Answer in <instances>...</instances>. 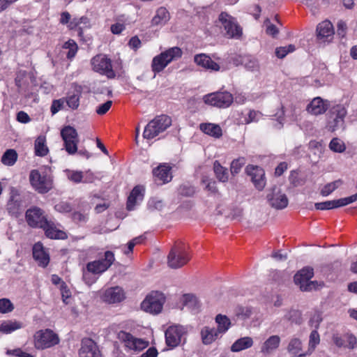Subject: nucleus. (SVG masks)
Segmentation results:
<instances>
[{
  "instance_id": "obj_32",
  "label": "nucleus",
  "mask_w": 357,
  "mask_h": 357,
  "mask_svg": "<svg viewBox=\"0 0 357 357\" xmlns=\"http://www.w3.org/2000/svg\"><path fill=\"white\" fill-rule=\"evenodd\" d=\"M200 129L204 133L216 138L222 136V129L218 125L216 124L202 123L200 124Z\"/></svg>"
},
{
  "instance_id": "obj_24",
  "label": "nucleus",
  "mask_w": 357,
  "mask_h": 357,
  "mask_svg": "<svg viewBox=\"0 0 357 357\" xmlns=\"http://www.w3.org/2000/svg\"><path fill=\"white\" fill-rule=\"evenodd\" d=\"M33 257L40 266L45 267L50 262L49 255L46 253L43 245L36 243L33 247Z\"/></svg>"
},
{
  "instance_id": "obj_6",
  "label": "nucleus",
  "mask_w": 357,
  "mask_h": 357,
  "mask_svg": "<svg viewBox=\"0 0 357 357\" xmlns=\"http://www.w3.org/2000/svg\"><path fill=\"white\" fill-rule=\"evenodd\" d=\"M204 101L206 104L213 107L227 108L234 102V98L228 91H216L204 96Z\"/></svg>"
},
{
  "instance_id": "obj_64",
  "label": "nucleus",
  "mask_w": 357,
  "mask_h": 357,
  "mask_svg": "<svg viewBox=\"0 0 357 357\" xmlns=\"http://www.w3.org/2000/svg\"><path fill=\"white\" fill-rule=\"evenodd\" d=\"M347 29V24L344 21H338L337 24V33L338 36L344 37L346 34Z\"/></svg>"
},
{
  "instance_id": "obj_2",
  "label": "nucleus",
  "mask_w": 357,
  "mask_h": 357,
  "mask_svg": "<svg viewBox=\"0 0 357 357\" xmlns=\"http://www.w3.org/2000/svg\"><path fill=\"white\" fill-rule=\"evenodd\" d=\"M172 125V119L169 116L162 114L157 116L151 120L145 127L143 137L151 139L164 132Z\"/></svg>"
},
{
  "instance_id": "obj_28",
  "label": "nucleus",
  "mask_w": 357,
  "mask_h": 357,
  "mask_svg": "<svg viewBox=\"0 0 357 357\" xmlns=\"http://www.w3.org/2000/svg\"><path fill=\"white\" fill-rule=\"evenodd\" d=\"M254 342L250 337H243L236 340L231 346L232 352H239L253 346Z\"/></svg>"
},
{
  "instance_id": "obj_50",
  "label": "nucleus",
  "mask_w": 357,
  "mask_h": 357,
  "mask_svg": "<svg viewBox=\"0 0 357 357\" xmlns=\"http://www.w3.org/2000/svg\"><path fill=\"white\" fill-rule=\"evenodd\" d=\"M295 50L296 48L294 45L277 47L275 50V55L279 59H283L288 53L293 52Z\"/></svg>"
},
{
  "instance_id": "obj_1",
  "label": "nucleus",
  "mask_w": 357,
  "mask_h": 357,
  "mask_svg": "<svg viewBox=\"0 0 357 357\" xmlns=\"http://www.w3.org/2000/svg\"><path fill=\"white\" fill-rule=\"evenodd\" d=\"M50 172V169H33L30 172V183L40 194L47 193L53 188V179Z\"/></svg>"
},
{
  "instance_id": "obj_55",
  "label": "nucleus",
  "mask_w": 357,
  "mask_h": 357,
  "mask_svg": "<svg viewBox=\"0 0 357 357\" xmlns=\"http://www.w3.org/2000/svg\"><path fill=\"white\" fill-rule=\"evenodd\" d=\"M54 208L59 213H68L72 211L71 205L67 202H60L54 206Z\"/></svg>"
},
{
  "instance_id": "obj_42",
  "label": "nucleus",
  "mask_w": 357,
  "mask_h": 357,
  "mask_svg": "<svg viewBox=\"0 0 357 357\" xmlns=\"http://www.w3.org/2000/svg\"><path fill=\"white\" fill-rule=\"evenodd\" d=\"M163 200L158 197H151L147 203V208L149 211H160L164 208Z\"/></svg>"
},
{
  "instance_id": "obj_59",
  "label": "nucleus",
  "mask_w": 357,
  "mask_h": 357,
  "mask_svg": "<svg viewBox=\"0 0 357 357\" xmlns=\"http://www.w3.org/2000/svg\"><path fill=\"white\" fill-rule=\"evenodd\" d=\"M112 101L107 100L105 103L97 107L96 112L98 115H103L109 111V109L112 107Z\"/></svg>"
},
{
  "instance_id": "obj_8",
  "label": "nucleus",
  "mask_w": 357,
  "mask_h": 357,
  "mask_svg": "<svg viewBox=\"0 0 357 357\" xmlns=\"http://www.w3.org/2000/svg\"><path fill=\"white\" fill-rule=\"evenodd\" d=\"M190 260L188 253L181 246H174L167 257V264L171 268H179Z\"/></svg>"
},
{
  "instance_id": "obj_62",
  "label": "nucleus",
  "mask_w": 357,
  "mask_h": 357,
  "mask_svg": "<svg viewBox=\"0 0 357 357\" xmlns=\"http://www.w3.org/2000/svg\"><path fill=\"white\" fill-rule=\"evenodd\" d=\"M264 22L267 24L266 33L273 37H275L279 33L278 29L274 24H271L270 20L268 18Z\"/></svg>"
},
{
  "instance_id": "obj_20",
  "label": "nucleus",
  "mask_w": 357,
  "mask_h": 357,
  "mask_svg": "<svg viewBox=\"0 0 357 357\" xmlns=\"http://www.w3.org/2000/svg\"><path fill=\"white\" fill-rule=\"evenodd\" d=\"M329 107L328 100H325L320 97H316L307 105L306 110L312 115H319L324 114Z\"/></svg>"
},
{
  "instance_id": "obj_43",
  "label": "nucleus",
  "mask_w": 357,
  "mask_h": 357,
  "mask_svg": "<svg viewBox=\"0 0 357 357\" xmlns=\"http://www.w3.org/2000/svg\"><path fill=\"white\" fill-rule=\"evenodd\" d=\"M22 327L21 324L18 322H3L0 326V331L3 333H10L11 332L19 329Z\"/></svg>"
},
{
  "instance_id": "obj_46",
  "label": "nucleus",
  "mask_w": 357,
  "mask_h": 357,
  "mask_svg": "<svg viewBox=\"0 0 357 357\" xmlns=\"http://www.w3.org/2000/svg\"><path fill=\"white\" fill-rule=\"evenodd\" d=\"M63 48L68 50L66 56L68 59H72L75 57L78 47L73 40H69L63 44Z\"/></svg>"
},
{
  "instance_id": "obj_16",
  "label": "nucleus",
  "mask_w": 357,
  "mask_h": 357,
  "mask_svg": "<svg viewBox=\"0 0 357 357\" xmlns=\"http://www.w3.org/2000/svg\"><path fill=\"white\" fill-rule=\"evenodd\" d=\"M245 171L251 177L255 188L259 190H262L266 185L264 170L258 166L248 165L246 167Z\"/></svg>"
},
{
  "instance_id": "obj_45",
  "label": "nucleus",
  "mask_w": 357,
  "mask_h": 357,
  "mask_svg": "<svg viewBox=\"0 0 357 357\" xmlns=\"http://www.w3.org/2000/svg\"><path fill=\"white\" fill-rule=\"evenodd\" d=\"M302 350V342L297 337L291 339L288 347L287 351L293 354H297Z\"/></svg>"
},
{
  "instance_id": "obj_14",
  "label": "nucleus",
  "mask_w": 357,
  "mask_h": 357,
  "mask_svg": "<svg viewBox=\"0 0 357 357\" xmlns=\"http://www.w3.org/2000/svg\"><path fill=\"white\" fill-rule=\"evenodd\" d=\"M24 208L22 197L15 188H10V197L7 203L6 209L8 213L17 217Z\"/></svg>"
},
{
  "instance_id": "obj_5",
  "label": "nucleus",
  "mask_w": 357,
  "mask_h": 357,
  "mask_svg": "<svg viewBox=\"0 0 357 357\" xmlns=\"http://www.w3.org/2000/svg\"><path fill=\"white\" fill-rule=\"evenodd\" d=\"M59 342L58 335L50 329L40 330L34 335V344L38 349L50 348L59 344Z\"/></svg>"
},
{
  "instance_id": "obj_38",
  "label": "nucleus",
  "mask_w": 357,
  "mask_h": 357,
  "mask_svg": "<svg viewBox=\"0 0 357 357\" xmlns=\"http://www.w3.org/2000/svg\"><path fill=\"white\" fill-rule=\"evenodd\" d=\"M213 170L217 178L221 182H226L228 180L227 169L223 167L218 160L213 164Z\"/></svg>"
},
{
  "instance_id": "obj_15",
  "label": "nucleus",
  "mask_w": 357,
  "mask_h": 357,
  "mask_svg": "<svg viewBox=\"0 0 357 357\" xmlns=\"http://www.w3.org/2000/svg\"><path fill=\"white\" fill-rule=\"evenodd\" d=\"M185 328L181 326H169L165 331V341L168 347L174 348L181 342V337L185 334Z\"/></svg>"
},
{
  "instance_id": "obj_18",
  "label": "nucleus",
  "mask_w": 357,
  "mask_h": 357,
  "mask_svg": "<svg viewBox=\"0 0 357 357\" xmlns=\"http://www.w3.org/2000/svg\"><path fill=\"white\" fill-rule=\"evenodd\" d=\"M172 167L167 163H162L153 169V175L155 181H160V184L170 182L172 179Z\"/></svg>"
},
{
  "instance_id": "obj_33",
  "label": "nucleus",
  "mask_w": 357,
  "mask_h": 357,
  "mask_svg": "<svg viewBox=\"0 0 357 357\" xmlns=\"http://www.w3.org/2000/svg\"><path fill=\"white\" fill-rule=\"evenodd\" d=\"M81 96V91L75 90L73 93H68L66 98H64L65 102L72 109H77L79 105V98Z\"/></svg>"
},
{
  "instance_id": "obj_57",
  "label": "nucleus",
  "mask_w": 357,
  "mask_h": 357,
  "mask_svg": "<svg viewBox=\"0 0 357 357\" xmlns=\"http://www.w3.org/2000/svg\"><path fill=\"white\" fill-rule=\"evenodd\" d=\"M314 207L317 210H329L335 208L334 202L331 201H326L324 202H319L314 204Z\"/></svg>"
},
{
  "instance_id": "obj_36",
  "label": "nucleus",
  "mask_w": 357,
  "mask_h": 357,
  "mask_svg": "<svg viewBox=\"0 0 357 357\" xmlns=\"http://www.w3.org/2000/svg\"><path fill=\"white\" fill-rule=\"evenodd\" d=\"M18 158L17 153L14 149L6 150L1 157V162L7 166H13Z\"/></svg>"
},
{
  "instance_id": "obj_37",
  "label": "nucleus",
  "mask_w": 357,
  "mask_h": 357,
  "mask_svg": "<svg viewBox=\"0 0 357 357\" xmlns=\"http://www.w3.org/2000/svg\"><path fill=\"white\" fill-rule=\"evenodd\" d=\"M215 321L218 324V328L215 329L220 334L225 333L231 325L230 320L225 315L218 314Z\"/></svg>"
},
{
  "instance_id": "obj_3",
  "label": "nucleus",
  "mask_w": 357,
  "mask_h": 357,
  "mask_svg": "<svg viewBox=\"0 0 357 357\" xmlns=\"http://www.w3.org/2000/svg\"><path fill=\"white\" fill-rule=\"evenodd\" d=\"M165 302V295L159 291H152L146 296L141 303V308L150 314H158Z\"/></svg>"
},
{
  "instance_id": "obj_61",
  "label": "nucleus",
  "mask_w": 357,
  "mask_h": 357,
  "mask_svg": "<svg viewBox=\"0 0 357 357\" xmlns=\"http://www.w3.org/2000/svg\"><path fill=\"white\" fill-rule=\"evenodd\" d=\"M64 102H65L64 98L54 100L52 102V104L51 106V112L52 113V114L57 113L60 109H61L63 106Z\"/></svg>"
},
{
  "instance_id": "obj_19",
  "label": "nucleus",
  "mask_w": 357,
  "mask_h": 357,
  "mask_svg": "<svg viewBox=\"0 0 357 357\" xmlns=\"http://www.w3.org/2000/svg\"><path fill=\"white\" fill-rule=\"evenodd\" d=\"M79 355V357H100V352L94 341L84 338L82 340Z\"/></svg>"
},
{
  "instance_id": "obj_34",
  "label": "nucleus",
  "mask_w": 357,
  "mask_h": 357,
  "mask_svg": "<svg viewBox=\"0 0 357 357\" xmlns=\"http://www.w3.org/2000/svg\"><path fill=\"white\" fill-rule=\"evenodd\" d=\"M169 19V14L167 9L160 7L157 10L156 15L152 19L151 23L153 25H159L165 24Z\"/></svg>"
},
{
  "instance_id": "obj_53",
  "label": "nucleus",
  "mask_w": 357,
  "mask_h": 357,
  "mask_svg": "<svg viewBox=\"0 0 357 357\" xmlns=\"http://www.w3.org/2000/svg\"><path fill=\"white\" fill-rule=\"evenodd\" d=\"M202 182L206 184V189L213 193H215L218 192V189L216 188V182L212 179H210L207 176H203L202 178Z\"/></svg>"
},
{
  "instance_id": "obj_10",
  "label": "nucleus",
  "mask_w": 357,
  "mask_h": 357,
  "mask_svg": "<svg viewBox=\"0 0 357 357\" xmlns=\"http://www.w3.org/2000/svg\"><path fill=\"white\" fill-rule=\"evenodd\" d=\"M61 135L64 142L65 148L69 154H74L77 151L79 142L77 130L70 126H65L61 131Z\"/></svg>"
},
{
  "instance_id": "obj_26",
  "label": "nucleus",
  "mask_w": 357,
  "mask_h": 357,
  "mask_svg": "<svg viewBox=\"0 0 357 357\" xmlns=\"http://www.w3.org/2000/svg\"><path fill=\"white\" fill-rule=\"evenodd\" d=\"M119 338L126 342V346L132 349H141L144 347V342L135 338L130 333L121 331L119 333Z\"/></svg>"
},
{
  "instance_id": "obj_51",
  "label": "nucleus",
  "mask_w": 357,
  "mask_h": 357,
  "mask_svg": "<svg viewBox=\"0 0 357 357\" xmlns=\"http://www.w3.org/2000/svg\"><path fill=\"white\" fill-rule=\"evenodd\" d=\"M14 306L8 298L0 299V312L5 314L13 311Z\"/></svg>"
},
{
  "instance_id": "obj_25",
  "label": "nucleus",
  "mask_w": 357,
  "mask_h": 357,
  "mask_svg": "<svg viewBox=\"0 0 357 357\" xmlns=\"http://www.w3.org/2000/svg\"><path fill=\"white\" fill-rule=\"evenodd\" d=\"M194 61L198 66L206 69L214 71H218L220 70V66L205 54L195 55Z\"/></svg>"
},
{
  "instance_id": "obj_12",
  "label": "nucleus",
  "mask_w": 357,
  "mask_h": 357,
  "mask_svg": "<svg viewBox=\"0 0 357 357\" xmlns=\"http://www.w3.org/2000/svg\"><path fill=\"white\" fill-rule=\"evenodd\" d=\"M266 198L269 205L276 209H283L289 203L286 195L282 193L281 189L276 185L268 190Z\"/></svg>"
},
{
  "instance_id": "obj_47",
  "label": "nucleus",
  "mask_w": 357,
  "mask_h": 357,
  "mask_svg": "<svg viewBox=\"0 0 357 357\" xmlns=\"http://www.w3.org/2000/svg\"><path fill=\"white\" fill-rule=\"evenodd\" d=\"M329 147L333 151L337 153H342L346 149L344 143L338 138H333L329 144Z\"/></svg>"
},
{
  "instance_id": "obj_58",
  "label": "nucleus",
  "mask_w": 357,
  "mask_h": 357,
  "mask_svg": "<svg viewBox=\"0 0 357 357\" xmlns=\"http://www.w3.org/2000/svg\"><path fill=\"white\" fill-rule=\"evenodd\" d=\"M320 338L318 332L314 330L311 332L310 335L309 346L313 349L319 343Z\"/></svg>"
},
{
  "instance_id": "obj_22",
  "label": "nucleus",
  "mask_w": 357,
  "mask_h": 357,
  "mask_svg": "<svg viewBox=\"0 0 357 357\" xmlns=\"http://www.w3.org/2000/svg\"><path fill=\"white\" fill-rule=\"evenodd\" d=\"M41 229L44 230L45 236L51 239H66L68 237L66 233L57 229L51 220H47V224H45Z\"/></svg>"
},
{
  "instance_id": "obj_63",
  "label": "nucleus",
  "mask_w": 357,
  "mask_h": 357,
  "mask_svg": "<svg viewBox=\"0 0 357 357\" xmlns=\"http://www.w3.org/2000/svg\"><path fill=\"white\" fill-rule=\"evenodd\" d=\"M346 341L347 344L345 347L354 349L357 346V340L356 337L352 334H347L345 335Z\"/></svg>"
},
{
  "instance_id": "obj_17",
  "label": "nucleus",
  "mask_w": 357,
  "mask_h": 357,
  "mask_svg": "<svg viewBox=\"0 0 357 357\" xmlns=\"http://www.w3.org/2000/svg\"><path fill=\"white\" fill-rule=\"evenodd\" d=\"M101 298L109 304L119 303L126 298V294L121 287L116 286L105 289Z\"/></svg>"
},
{
  "instance_id": "obj_9",
  "label": "nucleus",
  "mask_w": 357,
  "mask_h": 357,
  "mask_svg": "<svg viewBox=\"0 0 357 357\" xmlns=\"http://www.w3.org/2000/svg\"><path fill=\"white\" fill-rule=\"evenodd\" d=\"M25 218L28 225L33 228H42L48 220L45 211L38 206L27 209Z\"/></svg>"
},
{
  "instance_id": "obj_31",
  "label": "nucleus",
  "mask_w": 357,
  "mask_h": 357,
  "mask_svg": "<svg viewBox=\"0 0 357 357\" xmlns=\"http://www.w3.org/2000/svg\"><path fill=\"white\" fill-rule=\"evenodd\" d=\"M160 54L162 57H164L167 64H169L172 61L181 58L182 56L183 52L180 47H173L169 48L165 52H161Z\"/></svg>"
},
{
  "instance_id": "obj_30",
  "label": "nucleus",
  "mask_w": 357,
  "mask_h": 357,
  "mask_svg": "<svg viewBox=\"0 0 357 357\" xmlns=\"http://www.w3.org/2000/svg\"><path fill=\"white\" fill-rule=\"evenodd\" d=\"M201 334L203 343L210 344L218 337L220 333L215 328L204 327Z\"/></svg>"
},
{
  "instance_id": "obj_29",
  "label": "nucleus",
  "mask_w": 357,
  "mask_h": 357,
  "mask_svg": "<svg viewBox=\"0 0 357 357\" xmlns=\"http://www.w3.org/2000/svg\"><path fill=\"white\" fill-rule=\"evenodd\" d=\"M70 29L77 28V33L79 36L82 37L83 29L89 26V20L86 17H82L80 18H74L70 22L68 25Z\"/></svg>"
},
{
  "instance_id": "obj_60",
  "label": "nucleus",
  "mask_w": 357,
  "mask_h": 357,
  "mask_svg": "<svg viewBox=\"0 0 357 357\" xmlns=\"http://www.w3.org/2000/svg\"><path fill=\"white\" fill-rule=\"evenodd\" d=\"M98 178H99L93 172H92L91 170H88L84 172L82 183H92L95 181V180Z\"/></svg>"
},
{
  "instance_id": "obj_44",
  "label": "nucleus",
  "mask_w": 357,
  "mask_h": 357,
  "mask_svg": "<svg viewBox=\"0 0 357 357\" xmlns=\"http://www.w3.org/2000/svg\"><path fill=\"white\" fill-rule=\"evenodd\" d=\"M340 184H342L341 180H337L333 182L327 183L321 190L320 194L324 197H326L332 193L335 190H336Z\"/></svg>"
},
{
  "instance_id": "obj_41",
  "label": "nucleus",
  "mask_w": 357,
  "mask_h": 357,
  "mask_svg": "<svg viewBox=\"0 0 357 357\" xmlns=\"http://www.w3.org/2000/svg\"><path fill=\"white\" fill-rule=\"evenodd\" d=\"M167 65L168 64L165 60L164 57H162L161 54H160L153 59L151 63L152 70L155 73H160L163 70Z\"/></svg>"
},
{
  "instance_id": "obj_56",
  "label": "nucleus",
  "mask_w": 357,
  "mask_h": 357,
  "mask_svg": "<svg viewBox=\"0 0 357 357\" xmlns=\"http://www.w3.org/2000/svg\"><path fill=\"white\" fill-rule=\"evenodd\" d=\"M242 63H244L245 68L250 70H254L258 68V63L257 60L254 59H250L249 57H244L241 60Z\"/></svg>"
},
{
  "instance_id": "obj_23",
  "label": "nucleus",
  "mask_w": 357,
  "mask_h": 357,
  "mask_svg": "<svg viewBox=\"0 0 357 357\" xmlns=\"http://www.w3.org/2000/svg\"><path fill=\"white\" fill-rule=\"evenodd\" d=\"M281 339L279 335L270 336L261 345V352L266 356L272 354L280 346Z\"/></svg>"
},
{
  "instance_id": "obj_11",
  "label": "nucleus",
  "mask_w": 357,
  "mask_h": 357,
  "mask_svg": "<svg viewBox=\"0 0 357 357\" xmlns=\"http://www.w3.org/2000/svg\"><path fill=\"white\" fill-rule=\"evenodd\" d=\"M219 21L221 22L228 38H239L241 36V28L231 15L222 12L219 15Z\"/></svg>"
},
{
  "instance_id": "obj_52",
  "label": "nucleus",
  "mask_w": 357,
  "mask_h": 357,
  "mask_svg": "<svg viewBox=\"0 0 357 357\" xmlns=\"http://www.w3.org/2000/svg\"><path fill=\"white\" fill-rule=\"evenodd\" d=\"M115 260L114 255L112 251H106L104 253V257L98 259L102 264L108 266V268L112 266Z\"/></svg>"
},
{
  "instance_id": "obj_13",
  "label": "nucleus",
  "mask_w": 357,
  "mask_h": 357,
  "mask_svg": "<svg viewBox=\"0 0 357 357\" xmlns=\"http://www.w3.org/2000/svg\"><path fill=\"white\" fill-rule=\"evenodd\" d=\"M93 69L102 75H106L107 77L112 78L115 76L112 70L111 60L105 55H96L91 60Z\"/></svg>"
},
{
  "instance_id": "obj_48",
  "label": "nucleus",
  "mask_w": 357,
  "mask_h": 357,
  "mask_svg": "<svg viewBox=\"0 0 357 357\" xmlns=\"http://www.w3.org/2000/svg\"><path fill=\"white\" fill-rule=\"evenodd\" d=\"M245 163V159L244 158H238L234 160L231 162L230 171L231 174L235 175L239 173L241 169Z\"/></svg>"
},
{
  "instance_id": "obj_49",
  "label": "nucleus",
  "mask_w": 357,
  "mask_h": 357,
  "mask_svg": "<svg viewBox=\"0 0 357 357\" xmlns=\"http://www.w3.org/2000/svg\"><path fill=\"white\" fill-rule=\"evenodd\" d=\"M284 318L291 322L296 324L301 323V313L298 310H291L284 316Z\"/></svg>"
},
{
  "instance_id": "obj_39",
  "label": "nucleus",
  "mask_w": 357,
  "mask_h": 357,
  "mask_svg": "<svg viewBox=\"0 0 357 357\" xmlns=\"http://www.w3.org/2000/svg\"><path fill=\"white\" fill-rule=\"evenodd\" d=\"M108 269V266L102 264L98 260L89 262L86 264V270L88 272L93 274H101Z\"/></svg>"
},
{
  "instance_id": "obj_7",
  "label": "nucleus",
  "mask_w": 357,
  "mask_h": 357,
  "mask_svg": "<svg viewBox=\"0 0 357 357\" xmlns=\"http://www.w3.org/2000/svg\"><path fill=\"white\" fill-rule=\"evenodd\" d=\"M314 275L313 268L309 266L305 267L294 275V282L298 285L301 291H308L316 289L317 282L310 281Z\"/></svg>"
},
{
  "instance_id": "obj_35",
  "label": "nucleus",
  "mask_w": 357,
  "mask_h": 357,
  "mask_svg": "<svg viewBox=\"0 0 357 357\" xmlns=\"http://www.w3.org/2000/svg\"><path fill=\"white\" fill-rule=\"evenodd\" d=\"M46 140L44 136H39L35 141L34 149L35 153L38 156H45L47 154L49 150L45 144Z\"/></svg>"
},
{
  "instance_id": "obj_21",
  "label": "nucleus",
  "mask_w": 357,
  "mask_h": 357,
  "mask_svg": "<svg viewBox=\"0 0 357 357\" xmlns=\"http://www.w3.org/2000/svg\"><path fill=\"white\" fill-rule=\"evenodd\" d=\"M333 34V26L330 21L325 20L317 25V36L319 40L326 41L329 38H332Z\"/></svg>"
},
{
  "instance_id": "obj_40",
  "label": "nucleus",
  "mask_w": 357,
  "mask_h": 357,
  "mask_svg": "<svg viewBox=\"0 0 357 357\" xmlns=\"http://www.w3.org/2000/svg\"><path fill=\"white\" fill-rule=\"evenodd\" d=\"M183 304L185 307L195 312L198 311L200 307V304L197 298L193 294L184 295Z\"/></svg>"
},
{
  "instance_id": "obj_27",
  "label": "nucleus",
  "mask_w": 357,
  "mask_h": 357,
  "mask_svg": "<svg viewBox=\"0 0 357 357\" xmlns=\"http://www.w3.org/2000/svg\"><path fill=\"white\" fill-rule=\"evenodd\" d=\"M144 188L142 186L137 185L131 191L128 197L126 208L128 211L134 209L137 201H142L144 197Z\"/></svg>"
},
{
  "instance_id": "obj_54",
  "label": "nucleus",
  "mask_w": 357,
  "mask_h": 357,
  "mask_svg": "<svg viewBox=\"0 0 357 357\" xmlns=\"http://www.w3.org/2000/svg\"><path fill=\"white\" fill-rule=\"evenodd\" d=\"M68 177L71 181L75 183H79L83 181L84 172L81 171H71Z\"/></svg>"
},
{
  "instance_id": "obj_4",
  "label": "nucleus",
  "mask_w": 357,
  "mask_h": 357,
  "mask_svg": "<svg viewBox=\"0 0 357 357\" xmlns=\"http://www.w3.org/2000/svg\"><path fill=\"white\" fill-rule=\"evenodd\" d=\"M347 110L343 105H336L332 107L329 111V120L328 122V130L333 132L340 128H344V118Z\"/></svg>"
}]
</instances>
